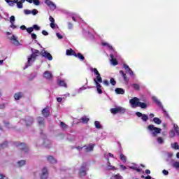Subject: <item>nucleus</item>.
I'll list each match as a JSON object with an SVG mask.
<instances>
[{"instance_id": "nucleus-45", "label": "nucleus", "mask_w": 179, "mask_h": 179, "mask_svg": "<svg viewBox=\"0 0 179 179\" xmlns=\"http://www.w3.org/2000/svg\"><path fill=\"white\" fill-rule=\"evenodd\" d=\"M17 3V7L18 9H22L23 8V3L21 1H18Z\"/></svg>"}, {"instance_id": "nucleus-44", "label": "nucleus", "mask_w": 179, "mask_h": 179, "mask_svg": "<svg viewBox=\"0 0 179 179\" xmlns=\"http://www.w3.org/2000/svg\"><path fill=\"white\" fill-rule=\"evenodd\" d=\"M113 178L114 179H124L122 178V176H121V175H120V173H117V174L113 176Z\"/></svg>"}, {"instance_id": "nucleus-39", "label": "nucleus", "mask_w": 179, "mask_h": 179, "mask_svg": "<svg viewBox=\"0 0 179 179\" xmlns=\"http://www.w3.org/2000/svg\"><path fill=\"white\" fill-rule=\"evenodd\" d=\"M173 128L178 135V136H179V127H178V125H177L176 124H173Z\"/></svg>"}, {"instance_id": "nucleus-64", "label": "nucleus", "mask_w": 179, "mask_h": 179, "mask_svg": "<svg viewBox=\"0 0 179 179\" xmlns=\"http://www.w3.org/2000/svg\"><path fill=\"white\" fill-rule=\"evenodd\" d=\"M5 109V104L1 103L0 104V110H4Z\"/></svg>"}, {"instance_id": "nucleus-43", "label": "nucleus", "mask_w": 179, "mask_h": 179, "mask_svg": "<svg viewBox=\"0 0 179 179\" xmlns=\"http://www.w3.org/2000/svg\"><path fill=\"white\" fill-rule=\"evenodd\" d=\"M172 148L175 149V150H178L179 149L178 143H174L173 144H172Z\"/></svg>"}, {"instance_id": "nucleus-40", "label": "nucleus", "mask_w": 179, "mask_h": 179, "mask_svg": "<svg viewBox=\"0 0 179 179\" xmlns=\"http://www.w3.org/2000/svg\"><path fill=\"white\" fill-rule=\"evenodd\" d=\"M60 127L62 129H65L68 128V125H66V124H65L64 122H60Z\"/></svg>"}, {"instance_id": "nucleus-9", "label": "nucleus", "mask_w": 179, "mask_h": 179, "mask_svg": "<svg viewBox=\"0 0 179 179\" xmlns=\"http://www.w3.org/2000/svg\"><path fill=\"white\" fill-rule=\"evenodd\" d=\"M48 178V169L46 167L42 169V173L41 175V179H47Z\"/></svg>"}, {"instance_id": "nucleus-5", "label": "nucleus", "mask_w": 179, "mask_h": 179, "mask_svg": "<svg viewBox=\"0 0 179 179\" xmlns=\"http://www.w3.org/2000/svg\"><path fill=\"white\" fill-rule=\"evenodd\" d=\"M37 54H41L40 53V51H38V50H34V52L28 57V64L29 65H31V64H30V62H31V61H34V59H36V58H37Z\"/></svg>"}, {"instance_id": "nucleus-29", "label": "nucleus", "mask_w": 179, "mask_h": 179, "mask_svg": "<svg viewBox=\"0 0 179 179\" xmlns=\"http://www.w3.org/2000/svg\"><path fill=\"white\" fill-rule=\"evenodd\" d=\"M152 100L159 106V107H162V102H160L157 97L152 96Z\"/></svg>"}, {"instance_id": "nucleus-52", "label": "nucleus", "mask_w": 179, "mask_h": 179, "mask_svg": "<svg viewBox=\"0 0 179 179\" xmlns=\"http://www.w3.org/2000/svg\"><path fill=\"white\" fill-rule=\"evenodd\" d=\"M73 24H72V22H68V29L71 30V29H73Z\"/></svg>"}, {"instance_id": "nucleus-36", "label": "nucleus", "mask_w": 179, "mask_h": 179, "mask_svg": "<svg viewBox=\"0 0 179 179\" xmlns=\"http://www.w3.org/2000/svg\"><path fill=\"white\" fill-rule=\"evenodd\" d=\"M94 126L97 129H101V124H100V122L99 121H95L94 122Z\"/></svg>"}, {"instance_id": "nucleus-14", "label": "nucleus", "mask_w": 179, "mask_h": 179, "mask_svg": "<svg viewBox=\"0 0 179 179\" xmlns=\"http://www.w3.org/2000/svg\"><path fill=\"white\" fill-rule=\"evenodd\" d=\"M94 82L96 84V90H97L99 94H101L103 93V90H101V85H100V83H97V80L96 79H94Z\"/></svg>"}, {"instance_id": "nucleus-24", "label": "nucleus", "mask_w": 179, "mask_h": 179, "mask_svg": "<svg viewBox=\"0 0 179 179\" xmlns=\"http://www.w3.org/2000/svg\"><path fill=\"white\" fill-rule=\"evenodd\" d=\"M80 122H82L83 124H87V122H89V121H90V119H89L87 117L85 116L81 117L79 120Z\"/></svg>"}, {"instance_id": "nucleus-56", "label": "nucleus", "mask_w": 179, "mask_h": 179, "mask_svg": "<svg viewBox=\"0 0 179 179\" xmlns=\"http://www.w3.org/2000/svg\"><path fill=\"white\" fill-rule=\"evenodd\" d=\"M162 173H163L164 176H169V171H167L166 169H164L162 171Z\"/></svg>"}, {"instance_id": "nucleus-2", "label": "nucleus", "mask_w": 179, "mask_h": 179, "mask_svg": "<svg viewBox=\"0 0 179 179\" xmlns=\"http://www.w3.org/2000/svg\"><path fill=\"white\" fill-rule=\"evenodd\" d=\"M147 129H148V131L152 132V135L154 137L157 136V135H159V134H160L162 132V129H160L159 127H156L153 124L148 125Z\"/></svg>"}, {"instance_id": "nucleus-48", "label": "nucleus", "mask_w": 179, "mask_h": 179, "mask_svg": "<svg viewBox=\"0 0 179 179\" xmlns=\"http://www.w3.org/2000/svg\"><path fill=\"white\" fill-rule=\"evenodd\" d=\"M169 136L171 138H174V136H176V133L174 132L173 130H171L169 133Z\"/></svg>"}, {"instance_id": "nucleus-18", "label": "nucleus", "mask_w": 179, "mask_h": 179, "mask_svg": "<svg viewBox=\"0 0 179 179\" xmlns=\"http://www.w3.org/2000/svg\"><path fill=\"white\" fill-rule=\"evenodd\" d=\"M47 160L49 163H51L52 164L57 163V159H55V158H54V157L52 156H48Z\"/></svg>"}, {"instance_id": "nucleus-6", "label": "nucleus", "mask_w": 179, "mask_h": 179, "mask_svg": "<svg viewBox=\"0 0 179 179\" xmlns=\"http://www.w3.org/2000/svg\"><path fill=\"white\" fill-rule=\"evenodd\" d=\"M86 167H87V164H86V163H83L80 166V169L79 171L80 177H85V176H86L87 174L86 171H87V169Z\"/></svg>"}, {"instance_id": "nucleus-13", "label": "nucleus", "mask_w": 179, "mask_h": 179, "mask_svg": "<svg viewBox=\"0 0 179 179\" xmlns=\"http://www.w3.org/2000/svg\"><path fill=\"white\" fill-rule=\"evenodd\" d=\"M34 120L31 117H25V124L27 127H30V125H33Z\"/></svg>"}, {"instance_id": "nucleus-61", "label": "nucleus", "mask_w": 179, "mask_h": 179, "mask_svg": "<svg viewBox=\"0 0 179 179\" xmlns=\"http://www.w3.org/2000/svg\"><path fill=\"white\" fill-rule=\"evenodd\" d=\"M56 36H57V37L59 38V39L64 38V37L62 36V35H61V34H59V33H57V34H56Z\"/></svg>"}, {"instance_id": "nucleus-28", "label": "nucleus", "mask_w": 179, "mask_h": 179, "mask_svg": "<svg viewBox=\"0 0 179 179\" xmlns=\"http://www.w3.org/2000/svg\"><path fill=\"white\" fill-rule=\"evenodd\" d=\"M26 164V160H20L17 162V167H23V166H25Z\"/></svg>"}, {"instance_id": "nucleus-22", "label": "nucleus", "mask_w": 179, "mask_h": 179, "mask_svg": "<svg viewBox=\"0 0 179 179\" xmlns=\"http://www.w3.org/2000/svg\"><path fill=\"white\" fill-rule=\"evenodd\" d=\"M10 40L11 41H13V44H14V45H19V41L17 40L16 36H15V35H13L11 36Z\"/></svg>"}, {"instance_id": "nucleus-49", "label": "nucleus", "mask_w": 179, "mask_h": 179, "mask_svg": "<svg viewBox=\"0 0 179 179\" xmlns=\"http://www.w3.org/2000/svg\"><path fill=\"white\" fill-rule=\"evenodd\" d=\"M31 13H32V15H34V16H36V15H37V13H38V11L36 9H33L31 11Z\"/></svg>"}, {"instance_id": "nucleus-54", "label": "nucleus", "mask_w": 179, "mask_h": 179, "mask_svg": "<svg viewBox=\"0 0 179 179\" xmlns=\"http://www.w3.org/2000/svg\"><path fill=\"white\" fill-rule=\"evenodd\" d=\"M0 179H9V178H8V177H6V176H5L2 173H0Z\"/></svg>"}, {"instance_id": "nucleus-41", "label": "nucleus", "mask_w": 179, "mask_h": 179, "mask_svg": "<svg viewBox=\"0 0 179 179\" xmlns=\"http://www.w3.org/2000/svg\"><path fill=\"white\" fill-rule=\"evenodd\" d=\"M172 167H173V169H179V162L176 161L174 163H173Z\"/></svg>"}, {"instance_id": "nucleus-10", "label": "nucleus", "mask_w": 179, "mask_h": 179, "mask_svg": "<svg viewBox=\"0 0 179 179\" xmlns=\"http://www.w3.org/2000/svg\"><path fill=\"white\" fill-rule=\"evenodd\" d=\"M41 55L44 58H47V59H48V61H52V55H51V54L50 52H48L47 51H44V52H42Z\"/></svg>"}, {"instance_id": "nucleus-17", "label": "nucleus", "mask_w": 179, "mask_h": 179, "mask_svg": "<svg viewBox=\"0 0 179 179\" xmlns=\"http://www.w3.org/2000/svg\"><path fill=\"white\" fill-rule=\"evenodd\" d=\"M120 73L122 75L124 81L126 83H128V82H129V79H128V77L127 76V73H124V71H122V70L120 71Z\"/></svg>"}, {"instance_id": "nucleus-58", "label": "nucleus", "mask_w": 179, "mask_h": 179, "mask_svg": "<svg viewBox=\"0 0 179 179\" xmlns=\"http://www.w3.org/2000/svg\"><path fill=\"white\" fill-rule=\"evenodd\" d=\"M24 13L26 14V15H30L31 13V10H24Z\"/></svg>"}, {"instance_id": "nucleus-42", "label": "nucleus", "mask_w": 179, "mask_h": 179, "mask_svg": "<svg viewBox=\"0 0 179 179\" xmlns=\"http://www.w3.org/2000/svg\"><path fill=\"white\" fill-rule=\"evenodd\" d=\"M110 83L112 86H115V85H117V82L115 81V80L114 79V78H111L110 80Z\"/></svg>"}, {"instance_id": "nucleus-27", "label": "nucleus", "mask_w": 179, "mask_h": 179, "mask_svg": "<svg viewBox=\"0 0 179 179\" xmlns=\"http://www.w3.org/2000/svg\"><path fill=\"white\" fill-rule=\"evenodd\" d=\"M59 86H62L63 87H68V85H66V83H65L64 80H59L58 82H57Z\"/></svg>"}, {"instance_id": "nucleus-11", "label": "nucleus", "mask_w": 179, "mask_h": 179, "mask_svg": "<svg viewBox=\"0 0 179 179\" xmlns=\"http://www.w3.org/2000/svg\"><path fill=\"white\" fill-rule=\"evenodd\" d=\"M43 78L48 80H52V73L49 71H46L43 73Z\"/></svg>"}, {"instance_id": "nucleus-38", "label": "nucleus", "mask_w": 179, "mask_h": 179, "mask_svg": "<svg viewBox=\"0 0 179 179\" xmlns=\"http://www.w3.org/2000/svg\"><path fill=\"white\" fill-rule=\"evenodd\" d=\"M0 148H1V149H6V148H8V142L5 141L3 143L0 144Z\"/></svg>"}, {"instance_id": "nucleus-30", "label": "nucleus", "mask_w": 179, "mask_h": 179, "mask_svg": "<svg viewBox=\"0 0 179 179\" xmlns=\"http://www.w3.org/2000/svg\"><path fill=\"white\" fill-rule=\"evenodd\" d=\"M153 122L157 125H160V124H162V120L159 119V117H154Z\"/></svg>"}, {"instance_id": "nucleus-20", "label": "nucleus", "mask_w": 179, "mask_h": 179, "mask_svg": "<svg viewBox=\"0 0 179 179\" xmlns=\"http://www.w3.org/2000/svg\"><path fill=\"white\" fill-rule=\"evenodd\" d=\"M23 97V92H17L14 94L15 100H20Z\"/></svg>"}, {"instance_id": "nucleus-63", "label": "nucleus", "mask_w": 179, "mask_h": 179, "mask_svg": "<svg viewBox=\"0 0 179 179\" xmlns=\"http://www.w3.org/2000/svg\"><path fill=\"white\" fill-rule=\"evenodd\" d=\"M42 34L43 36H48V32H47V31H45V30H43L42 31Z\"/></svg>"}, {"instance_id": "nucleus-37", "label": "nucleus", "mask_w": 179, "mask_h": 179, "mask_svg": "<svg viewBox=\"0 0 179 179\" xmlns=\"http://www.w3.org/2000/svg\"><path fill=\"white\" fill-rule=\"evenodd\" d=\"M131 86L135 90H140L141 89V87L138 85V84L136 83L132 84Z\"/></svg>"}, {"instance_id": "nucleus-3", "label": "nucleus", "mask_w": 179, "mask_h": 179, "mask_svg": "<svg viewBox=\"0 0 179 179\" xmlns=\"http://www.w3.org/2000/svg\"><path fill=\"white\" fill-rule=\"evenodd\" d=\"M14 145L16 148H19V149L20 150H22L23 152H24L25 153H29V147L27 146V145H26V143H20L19 141H15L14 143Z\"/></svg>"}, {"instance_id": "nucleus-21", "label": "nucleus", "mask_w": 179, "mask_h": 179, "mask_svg": "<svg viewBox=\"0 0 179 179\" xmlns=\"http://www.w3.org/2000/svg\"><path fill=\"white\" fill-rule=\"evenodd\" d=\"M27 2H29V3H34V5H36V6H38L41 5V2H40V0H26Z\"/></svg>"}, {"instance_id": "nucleus-26", "label": "nucleus", "mask_w": 179, "mask_h": 179, "mask_svg": "<svg viewBox=\"0 0 179 179\" xmlns=\"http://www.w3.org/2000/svg\"><path fill=\"white\" fill-rule=\"evenodd\" d=\"M108 170H117V168L115 166H111V163L110 162V159H108V166H107Z\"/></svg>"}, {"instance_id": "nucleus-23", "label": "nucleus", "mask_w": 179, "mask_h": 179, "mask_svg": "<svg viewBox=\"0 0 179 179\" xmlns=\"http://www.w3.org/2000/svg\"><path fill=\"white\" fill-rule=\"evenodd\" d=\"M94 146H96L95 144H90L86 147L85 152H92V150L94 149Z\"/></svg>"}, {"instance_id": "nucleus-60", "label": "nucleus", "mask_w": 179, "mask_h": 179, "mask_svg": "<svg viewBox=\"0 0 179 179\" xmlns=\"http://www.w3.org/2000/svg\"><path fill=\"white\" fill-rule=\"evenodd\" d=\"M10 23H13V22H15V17L13 15L10 16Z\"/></svg>"}, {"instance_id": "nucleus-4", "label": "nucleus", "mask_w": 179, "mask_h": 179, "mask_svg": "<svg viewBox=\"0 0 179 179\" xmlns=\"http://www.w3.org/2000/svg\"><path fill=\"white\" fill-rule=\"evenodd\" d=\"M110 113L113 115L118 114V113L124 114V113H125V108L120 106L113 108L110 109Z\"/></svg>"}, {"instance_id": "nucleus-7", "label": "nucleus", "mask_w": 179, "mask_h": 179, "mask_svg": "<svg viewBox=\"0 0 179 179\" xmlns=\"http://www.w3.org/2000/svg\"><path fill=\"white\" fill-rule=\"evenodd\" d=\"M42 115L44 117V118H48V117H50V106H46L42 110Z\"/></svg>"}, {"instance_id": "nucleus-33", "label": "nucleus", "mask_w": 179, "mask_h": 179, "mask_svg": "<svg viewBox=\"0 0 179 179\" xmlns=\"http://www.w3.org/2000/svg\"><path fill=\"white\" fill-rule=\"evenodd\" d=\"M76 55L78 59H80V61H85V56H83L80 52L77 53Z\"/></svg>"}, {"instance_id": "nucleus-19", "label": "nucleus", "mask_w": 179, "mask_h": 179, "mask_svg": "<svg viewBox=\"0 0 179 179\" xmlns=\"http://www.w3.org/2000/svg\"><path fill=\"white\" fill-rule=\"evenodd\" d=\"M110 57L111 58L110 62L113 65H118V61H117L116 58H114V55L110 54Z\"/></svg>"}, {"instance_id": "nucleus-8", "label": "nucleus", "mask_w": 179, "mask_h": 179, "mask_svg": "<svg viewBox=\"0 0 179 179\" xmlns=\"http://www.w3.org/2000/svg\"><path fill=\"white\" fill-rule=\"evenodd\" d=\"M45 3L50 7L51 10H55L57 9V6L55 3L50 0H45Z\"/></svg>"}, {"instance_id": "nucleus-16", "label": "nucleus", "mask_w": 179, "mask_h": 179, "mask_svg": "<svg viewBox=\"0 0 179 179\" xmlns=\"http://www.w3.org/2000/svg\"><path fill=\"white\" fill-rule=\"evenodd\" d=\"M123 67L127 71V72H128L129 73V75H131V76H134V71H132V69H131V68H129V66H128L126 64H124Z\"/></svg>"}, {"instance_id": "nucleus-15", "label": "nucleus", "mask_w": 179, "mask_h": 179, "mask_svg": "<svg viewBox=\"0 0 179 179\" xmlns=\"http://www.w3.org/2000/svg\"><path fill=\"white\" fill-rule=\"evenodd\" d=\"M66 55H69V56L73 55V57H76V58H78V55H76V52H75V50L72 49H68L66 50Z\"/></svg>"}, {"instance_id": "nucleus-50", "label": "nucleus", "mask_w": 179, "mask_h": 179, "mask_svg": "<svg viewBox=\"0 0 179 179\" xmlns=\"http://www.w3.org/2000/svg\"><path fill=\"white\" fill-rule=\"evenodd\" d=\"M32 29H34V30H40V27H38L37 24H34L32 27Z\"/></svg>"}, {"instance_id": "nucleus-32", "label": "nucleus", "mask_w": 179, "mask_h": 179, "mask_svg": "<svg viewBox=\"0 0 179 179\" xmlns=\"http://www.w3.org/2000/svg\"><path fill=\"white\" fill-rule=\"evenodd\" d=\"M43 144L46 148H50V145H51V141L45 139Z\"/></svg>"}, {"instance_id": "nucleus-59", "label": "nucleus", "mask_w": 179, "mask_h": 179, "mask_svg": "<svg viewBox=\"0 0 179 179\" xmlns=\"http://www.w3.org/2000/svg\"><path fill=\"white\" fill-rule=\"evenodd\" d=\"M31 37L32 40H36V38H37V35H36V34H31Z\"/></svg>"}, {"instance_id": "nucleus-53", "label": "nucleus", "mask_w": 179, "mask_h": 179, "mask_svg": "<svg viewBox=\"0 0 179 179\" xmlns=\"http://www.w3.org/2000/svg\"><path fill=\"white\" fill-rule=\"evenodd\" d=\"M103 85H105V86H110V82H108V80H104L103 81Z\"/></svg>"}, {"instance_id": "nucleus-62", "label": "nucleus", "mask_w": 179, "mask_h": 179, "mask_svg": "<svg viewBox=\"0 0 179 179\" xmlns=\"http://www.w3.org/2000/svg\"><path fill=\"white\" fill-rule=\"evenodd\" d=\"M136 115H137V117H142L143 114H142L141 112H136Z\"/></svg>"}, {"instance_id": "nucleus-12", "label": "nucleus", "mask_w": 179, "mask_h": 179, "mask_svg": "<svg viewBox=\"0 0 179 179\" xmlns=\"http://www.w3.org/2000/svg\"><path fill=\"white\" fill-rule=\"evenodd\" d=\"M36 120H37L38 124L40 127H45V122H44V117L41 116H38V117H36Z\"/></svg>"}, {"instance_id": "nucleus-25", "label": "nucleus", "mask_w": 179, "mask_h": 179, "mask_svg": "<svg viewBox=\"0 0 179 179\" xmlns=\"http://www.w3.org/2000/svg\"><path fill=\"white\" fill-rule=\"evenodd\" d=\"M115 91L117 94H125V90L122 88H116Z\"/></svg>"}, {"instance_id": "nucleus-47", "label": "nucleus", "mask_w": 179, "mask_h": 179, "mask_svg": "<svg viewBox=\"0 0 179 179\" xmlns=\"http://www.w3.org/2000/svg\"><path fill=\"white\" fill-rule=\"evenodd\" d=\"M33 31H34L33 27L27 28V33H29V34H30L31 33H33Z\"/></svg>"}, {"instance_id": "nucleus-51", "label": "nucleus", "mask_w": 179, "mask_h": 179, "mask_svg": "<svg viewBox=\"0 0 179 179\" xmlns=\"http://www.w3.org/2000/svg\"><path fill=\"white\" fill-rule=\"evenodd\" d=\"M93 71H94V73L95 75H96V76H99V75H100V73L99 72V70H97V69L94 68Z\"/></svg>"}, {"instance_id": "nucleus-34", "label": "nucleus", "mask_w": 179, "mask_h": 179, "mask_svg": "<svg viewBox=\"0 0 179 179\" xmlns=\"http://www.w3.org/2000/svg\"><path fill=\"white\" fill-rule=\"evenodd\" d=\"M141 120H142V121H144V122H146V121H148V120H149V116H148V115H146V114H143L141 116Z\"/></svg>"}, {"instance_id": "nucleus-35", "label": "nucleus", "mask_w": 179, "mask_h": 179, "mask_svg": "<svg viewBox=\"0 0 179 179\" xmlns=\"http://www.w3.org/2000/svg\"><path fill=\"white\" fill-rule=\"evenodd\" d=\"M95 79L97 83H103V79L101 78V76H100V74L96 76V78Z\"/></svg>"}, {"instance_id": "nucleus-55", "label": "nucleus", "mask_w": 179, "mask_h": 179, "mask_svg": "<svg viewBox=\"0 0 179 179\" xmlns=\"http://www.w3.org/2000/svg\"><path fill=\"white\" fill-rule=\"evenodd\" d=\"M157 142H158V143H163V138H162V137H158L157 138Z\"/></svg>"}, {"instance_id": "nucleus-31", "label": "nucleus", "mask_w": 179, "mask_h": 179, "mask_svg": "<svg viewBox=\"0 0 179 179\" xmlns=\"http://www.w3.org/2000/svg\"><path fill=\"white\" fill-rule=\"evenodd\" d=\"M120 160H122L123 163L127 162V157L124 155V154L120 153Z\"/></svg>"}, {"instance_id": "nucleus-57", "label": "nucleus", "mask_w": 179, "mask_h": 179, "mask_svg": "<svg viewBox=\"0 0 179 179\" xmlns=\"http://www.w3.org/2000/svg\"><path fill=\"white\" fill-rule=\"evenodd\" d=\"M49 20L50 22H51V23H55V20L54 19V17H52V16H50L49 17Z\"/></svg>"}, {"instance_id": "nucleus-46", "label": "nucleus", "mask_w": 179, "mask_h": 179, "mask_svg": "<svg viewBox=\"0 0 179 179\" xmlns=\"http://www.w3.org/2000/svg\"><path fill=\"white\" fill-rule=\"evenodd\" d=\"M19 2V0H13L10 1V6H13L15 5V3H17Z\"/></svg>"}, {"instance_id": "nucleus-1", "label": "nucleus", "mask_w": 179, "mask_h": 179, "mask_svg": "<svg viewBox=\"0 0 179 179\" xmlns=\"http://www.w3.org/2000/svg\"><path fill=\"white\" fill-rule=\"evenodd\" d=\"M130 104L133 108H136V107H141V108H148V105L145 103L139 101V99L138 97H134L133 99L129 100Z\"/></svg>"}]
</instances>
